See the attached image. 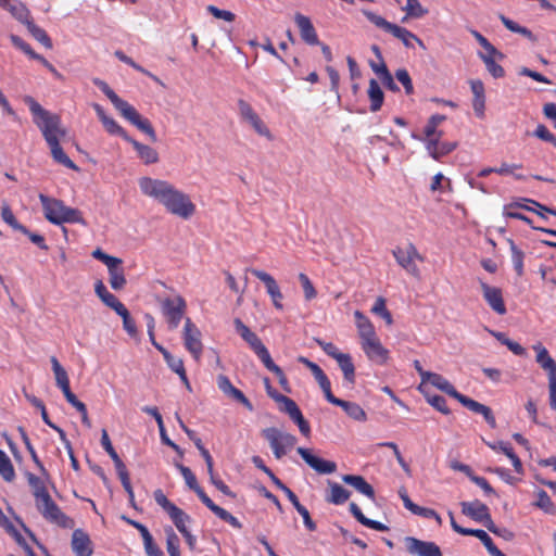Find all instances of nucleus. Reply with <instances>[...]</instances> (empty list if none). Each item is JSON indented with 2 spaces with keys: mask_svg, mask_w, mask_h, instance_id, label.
<instances>
[{
  "mask_svg": "<svg viewBox=\"0 0 556 556\" xmlns=\"http://www.w3.org/2000/svg\"><path fill=\"white\" fill-rule=\"evenodd\" d=\"M102 124L109 134L117 135L122 137L125 141L129 140L130 136H128L125 129L121 127L112 117H108Z\"/></svg>",
  "mask_w": 556,
  "mask_h": 556,
  "instance_id": "53",
  "label": "nucleus"
},
{
  "mask_svg": "<svg viewBox=\"0 0 556 556\" xmlns=\"http://www.w3.org/2000/svg\"><path fill=\"white\" fill-rule=\"evenodd\" d=\"M168 515L181 534L189 531L187 529L186 522L190 521V517L182 509L177 507Z\"/></svg>",
  "mask_w": 556,
  "mask_h": 556,
  "instance_id": "47",
  "label": "nucleus"
},
{
  "mask_svg": "<svg viewBox=\"0 0 556 556\" xmlns=\"http://www.w3.org/2000/svg\"><path fill=\"white\" fill-rule=\"evenodd\" d=\"M217 387L226 396L239 402L248 410L252 412L254 409L250 400L239 389L232 386L227 376L219 375L217 377Z\"/></svg>",
  "mask_w": 556,
  "mask_h": 556,
  "instance_id": "16",
  "label": "nucleus"
},
{
  "mask_svg": "<svg viewBox=\"0 0 556 556\" xmlns=\"http://www.w3.org/2000/svg\"><path fill=\"white\" fill-rule=\"evenodd\" d=\"M296 452L301 455L303 460L320 475H330L337 470V464L331 460H326L312 454L311 450L305 447H298Z\"/></svg>",
  "mask_w": 556,
  "mask_h": 556,
  "instance_id": "14",
  "label": "nucleus"
},
{
  "mask_svg": "<svg viewBox=\"0 0 556 556\" xmlns=\"http://www.w3.org/2000/svg\"><path fill=\"white\" fill-rule=\"evenodd\" d=\"M395 78L403 85L406 94H412L414 92L412 78L405 68L396 70Z\"/></svg>",
  "mask_w": 556,
  "mask_h": 556,
  "instance_id": "59",
  "label": "nucleus"
},
{
  "mask_svg": "<svg viewBox=\"0 0 556 556\" xmlns=\"http://www.w3.org/2000/svg\"><path fill=\"white\" fill-rule=\"evenodd\" d=\"M63 137H58L52 140L47 141V144L50 148L51 156L52 159L65 166L66 168L73 169V170H79V167L67 156V154L64 152L63 148L60 144V140Z\"/></svg>",
  "mask_w": 556,
  "mask_h": 556,
  "instance_id": "21",
  "label": "nucleus"
},
{
  "mask_svg": "<svg viewBox=\"0 0 556 556\" xmlns=\"http://www.w3.org/2000/svg\"><path fill=\"white\" fill-rule=\"evenodd\" d=\"M238 109L240 116L242 119L252 126L255 124L261 117L257 115V113L252 109L250 103H248L245 100L240 99L238 101Z\"/></svg>",
  "mask_w": 556,
  "mask_h": 556,
  "instance_id": "42",
  "label": "nucleus"
},
{
  "mask_svg": "<svg viewBox=\"0 0 556 556\" xmlns=\"http://www.w3.org/2000/svg\"><path fill=\"white\" fill-rule=\"evenodd\" d=\"M25 104L33 115V122L41 131L46 142L58 137H65L67 131L62 126L60 115L46 110L33 97H24Z\"/></svg>",
  "mask_w": 556,
  "mask_h": 556,
  "instance_id": "4",
  "label": "nucleus"
},
{
  "mask_svg": "<svg viewBox=\"0 0 556 556\" xmlns=\"http://www.w3.org/2000/svg\"><path fill=\"white\" fill-rule=\"evenodd\" d=\"M368 98L370 100V111H379L384 100V93L378 81L374 78L369 80Z\"/></svg>",
  "mask_w": 556,
  "mask_h": 556,
  "instance_id": "31",
  "label": "nucleus"
},
{
  "mask_svg": "<svg viewBox=\"0 0 556 556\" xmlns=\"http://www.w3.org/2000/svg\"><path fill=\"white\" fill-rule=\"evenodd\" d=\"M94 292L99 296V299L113 311H116L124 305L122 302L118 301V299L114 294L108 291L102 280H98L94 283Z\"/></svg>",
  "mask_w": 556,
  "mask_h": 556,
  "instance_id": "29",
  "label": "nucleus"
},
{
  "mask_svg": "<svg viewBox=\"0 0 556 556\" xmlns=\"http://www.w3.org/2000/svg\"><path fill=\"white\" fill-rule=\"evenodd\" d=\"M275 433H276L275 427H269V428L262 430V435L265 440L268 441V443L274 452L275 457L277 459H280L287 454L288 450H286L285 447H282L278 444L276 437H274Z\"/></svg>",
  "mask_w": 556,
  "mask_h": 556,
  "instance_id": "34",
  "label": "nucleus"
},
{
  "mask_svg": "<svg viewBox=\"0 0 556 556\" xmlns=\"http://www.w3.org/2000/svg\"><path fill=\"white\" fill-rule=\"evenodd\" d=\"M406 551L417 556H443L440 547L433 542L421 541L414 536L404 538Z\"/></svg>",
  "mask_w": 556,
  "mask_h": 556,
  "instance_id": "13",
  "label": "nucleus"
},
{
  "mask_svg": "<svg viewBox=\"0 0 556 556\" xmlns=\"http://www.w3.org/2000/svg\"><path fill=\"white\" fill-rule=\"evenodd\" d=\"M248 270L265 285L268 295L280 290L275 278L268 273L256 268H250Z\"/></svg>",
  "mask_w": 556,
  "mask_h": 556,
  "instance_id": "35",
  "label": "nucleus"
},
{
  "mask_svg": "<svg viewBox=\"0 0 556 556\" xmlns=\"http://www.w3.org/2000/svg\"><path fill=\"white\" fill-rule=\"evenodd\" d=\"M92 256L96 260H99L102 263H104L106 265V267H112L114 264H123V261L121 258L111 256V255L104 253L101 249H96L92 252Z\"/></svg>",
  "mask_w": 556,
  "mask_h": 556,
  "instance_id": "63",
  "label": "nucleus"
},
{
  "mask_svg": "<svg viewBox=\"0 0 556 556\" xmlns=\"http://www.w3.org/2000/svg\"><path fill=\"white\" fill-rule=\"evenodd\" d=\"M535 495L536 501L533 503L535 507L540 508L545 514L552 516L556 515V506L544 490H539Z\"/></svg>",
  "mask_w": 556,
  "mask_h": 556,
  "instance_id": "36",
  "label": "nucleus"
},
{
  "mask_svg": "<svg viewBox=\"0 0 556 556\" xmlns=\"http://www.w3.org/2000/svg\"><path fill=\"white\" fill-rule=\"evenodd\" d=\"M511 252V262L516 274L521 277L523 275V258L525 253L521 251L511 239H507Z\"/></svg>",
  "mask_w": 556,
  "mask_h": 556,
  "instance_id": "39",
  "label": "nucleus"
},
{
  "mask_svg": "<svg viewBox=\"0 0 556 556\" xmlns=\"http://www.w3.org/2000/svg\"><path fill=\"white\" fill-rule=\"evenodd\" d=\"M471 92L473 94L472 99V108L475 111V114L478 117L484 116V110H485V90L484 85L480 79H471L469 81Z\"/></svg>",
  "mask_w": 556,
  "mask_h": 556,
  "instance_id": "20",
  "label": "nucleus"
},
{
  "mask_svg": "<svg viewBox=\"0 0 556 556\" xmlns=\"http://www.w3.org/2000/svg\"><path fill=\"white\" fill-rule=\"evenodd\" d=\"M26 478H27L29 485L33 489V495L36 498V503L38 501H41L42 498H45L46 495H49L43 482L41 481V479L39 477H37L36 475H34L31 472H26Z\"/></svg>",
  "mask_w": 556,
  "mask_h": 556,
  "instance_id": "37",
  "label": "nucleus"
},
{
  "mask_svg": "<svg viewBox=\"0 0 556 556\" xmlns=\"http://www.w3.org/2000/svg\"><path fill=\"white\" fill-rule=\"evenodd\" d=\"M167 366L176 374H184V362L181 358L173 356L165 348H160Z\"/></svg>",
  "mask_w": 556,
  "mask_h": 556,
  "instance_id": "49",
  "label": "nucleus"
},
{
  "mask_svg": "<svg viewBox=\"0 0 556 556\" xmlns=\"http://www.w3.org/2000/svg\"><path fill=\"white\" fill-rule=\"evenodd\" d=\"M340 369L343 372L344 379L350 384H354L355 382V366L352 362V357L350 354L342 353L341 355H338V358L336 359Z\"/></svg>",
  "mask_w": 556,
  "mask_h": 556,
  "instance_id": "32",
  "label": "nucleus"
},
{
  "mask_svg": "<svg viewBox=\"0 0 556 556\" xmlns=\"http://www.w3.org/2000/svg\"><path fill=\"white\" fill-rule=\"evenodd\" d=\"M153 495L157 505H160L167 514H170L177 508V506L166 497L162 490H155Z\"/></svg>",
  "mask_w": 556,
  "mask_h": 556,
  "instance_id": "61",
  "label": "nucleus"
},
{
  "mask_svg": "<svg viewBox=\"0 0 556 556\" xmlns=\"http://www.w3.org/2000/svg\"><path fill=\"white\" fill-rule=\"evenodd\" d=\"M45 217L54 225L64 223H77L86 225V220L79 210L66 206L63 201L50 198L42 193L39 194Z\"/></svg>",
  "mask_w": 556,
  "mask_h": 556,
  "instance_id": "5",
  "label": "nucleus"
},
{
  "mask_svg": "<svg viewBox=\"0 0 556 556\" xmlns=\"http://www.w3.org/2000/svg\"><path fill=\"white\" fill-rule=\"evenodd\" d=\"M92 83L98 88H100L101 91L110 99L114 108L122 114L124 118L136 126L139 130L144 132L152 142L157 141L155 130L149 119L143 118L132 105L121 99L104 80L100 78H93Z\"/></svg>",
  "mask_w": 556,
  "mask_h": 556,
  "instance_id": "3",
  "label": "nucleus"
},
{
  "mask_svg": "<svg viewBox=\"0 0 556 556\" xmlns=\"http://www.w3.org/2000/svg\"><path fill=\"white\" fill-rule=\"evenodd\" d=\"M0 7L8 10L14 18L25 26L33 21L28 9L20 1L9 2V0H1Z\"/></svg>",
  "mask_w": 556,
  "mask_h": 556,
  "instance_id": "23",
  "label": "nucleus"
},
{
  "mask_svg": "<svg viewBox=\"0 0 556 556\" xmlns=\"http://www.w3.org/2000/svg\"><path fill=\"white\" fill-rule=\"evenodd\" d=\"M371 312L378 316H380L381 318L384 319L386 324L387 325H392L393 324V318H392V315L391 313L388 311L387 306H386V300L382 298V296H379L372 308H371Z\"/></svg>",
  "mask_w": 556,
  "mask_h": 556,
  "instance_id": "50",
  "label": "nucleus"
},
{
  "mask_svg": "<svg viewBox=\"0 0 556 556\" xmlns=\"http://www.w3.org/2000/svg\"><path fill=\"white\" fill-rule=\"evenodd\" d=\"M328 488L329 492L326 495V501L329 504L342 505L351 496V492L337 482L328 480Z\"/></svg>",
  "mask_w": 556,
  "mask_h": 556,
  "instance_id": "25",
  "label": "nucleus"
},
{
  "mask_svg": "<svg viewBox=\"0 0 556 556\" xmlns=\"http://www.w3.org/2000/svg\"><path fill=\"white\" fill-rule=\"evenodd\" d=\"M354 317L362 342L377 337L371 321L362 312L355 311Z\"/></svg>",
  "mask_w": 556,
  "mask_h": 556,
  "instance_id": "28",
  "label": "nucleus"
},
{
  "mask_svg": "<svg viewBox=\"0 0 556 556\" xmlns=\"http://www.w3.org/2000/svg\"><path fill=\"white\" fill-rule=\"evenodd\" d=\"M139 187L143 194L161 203L173 215L189 219L195 213V205L189 195L168 181L142 177Z\"/></svg>",
  "mask_w": 556,
  "mask_h": 556,
  "instance_id": "1",
  "label": "nucleus"
},
{
  "mask_svg": "<svg viewBox=\"0 0 556 556\" xmlns=\"http://www.w3.org/2000/svg\"><path fill=\"white\" fill-rule=\"evenodd\" d=\"M460 506H462V513L465 516H468L478 522L482 521L483 516L485 514H489L488 506L478 500H476L473 502H462Z\"/></svg>",
  "mask_w": 556,
  "mask_h": 556,
  "instance_id": "26",
  "label": "nucleus"
},
{
  "mask_svg": "<svg viewBox=\"0 0 556 556\" xmlns=\"http://www.w3.org/2000/svg\"><path fill=\"white\" fill-rule=\"evenodd\" d=\"M201 338L202 333L200 329L195 326V324L192 323L189 317H186L182 331L184 345L195 361L200 359L203 352Z\"/></svg>",
  "mask_w": 556,
  "mask_h": 556,
  "instance_id": "12",
  "label": "nucleus"
},
{
  "mask_svg": "<svg viewBox=\"0 0 556 556\" xmlns=\"http://www.w3.org/2000/svg\"><path fill=\"white\" fill-rule=\"evenodd\" d=\"M175 466L178 468L180 473L182 475L186 484L192 490L197 491L201 486L198 484L197 478L194 473L191 471L189 467L184 466L182 464L176 463Z\"/></svg>",
  "mask_w": 556,
  "mask_h": 556,
  "instance_id": "51",
  "label": "nucleus"
},
{
  "mask_svg": "<svg viewBox=\"0 0 556 556\" xmlns=\"http://www.w3.org/2000/svg\"><path fill=\"white\" fill-rule=\"evenodd\" d=\"M110 279L109 282L112 289L118 291L122 290L126 285V278L122 264H114L112 267H108Z\"/></svg>",
  "mask_w": 556,
  "mask_h": 556,
  "instance_id": "33",
  "label": "nucleus"
},
{
  "mask_svg": "<svg viewBox=\"0 0 556 556\" xmlns=\"http://www.w3.org/2000/svg\"><path fill=\"white\" fill-rule=\"evenodd\" d=\"M252 463L254 464V466L256 468H258L263 472H265L277 488L282 485L283 482L273 472V470L270 468H268L264 464L263 459L260 456H256V455L253 456Z\"/></svg>",
  "mask_w": 556,
  "mask_h": 556,
  "instance_id": "55",
  "label": "nucleus"
},
{
  "mask_svg": "<svg viewBox=\"0 0 556 556\" xmlns=\"http://www.w3.org/2000/svg\"><path fill=\"white\" fill-rule=\"evenodd\" d=\"M480 58L485 64V67L488 72L494 77V78H502L505 75L504 68L496 63L497 58H493L492 55H484L483 53H480Z\"/></svg>",
  "mask_w": 556,
  "mask_h": 556,
  "instance_id": "46",
  "label": "nucleus"
},
{
  "mask_svg": "<svg viewBox=\"0 0 556 556\" xmlns=\"http://www.w3.org/2000/svg\"><path fill=\"white\" fill-rule=\"evenodd\" d=\"M480 288L483 298L490 307L498 315L506 314V306L504 303L502 290L497 287L490 286L482 280H480Z\"/></svg>",
  "mask_w": 556,
  "mask_h": 556,
  "instance_id": "15",
  "label": "nucleus"
},
{
  "mask_svg": "<svg viewBox=\"0 0 556 556\" xmlns=\"http://www.w3.org/2000/svg\"><path fill=\"white\" fill-rule=\"evenodd\" d=\"M363 13L369 22L401 40L406 48L414 47L413 42L415 40V34H413L410 30L396 24L390 23L382 16L377 15L371 11L364 10Z\"/></svg>",
  "mask_w": 556,
  "mask_h": 556,
  "instance_id": "8",
  "label": "nucleus"
},
{
  "mask_svg": "<svg viewBox=\"0 0 556 556\" xmlns=\"http://www.w3.org/2000/svg\"><path fill=\"white\" fill-rule=\"evenodd\" d=\"M403 10L406 12V16L402 18L403 23H405L408 17L419 18L428 13V10L422 8L419 0H406V5Z\"/></svg>",
  "mask_w": 556,
  "mask_h": 556,
  "instance_id": "38",
  "label": "nucleus"
},
{
  "mask_svg": "<svg viewBox=\"0 0 556 556\" xmlns=\"http://www.w3.org/2000/svg\"><path fill=\"white\" fill-rule=\"evenodd\" d=\"M144 544V549L148 556H164L161 548L154 543L152 535H148L142 539Z\"/></svg>",
  "mask_w": 556,
  "mask_h": 556,
  "instance_id": "64",
  "label": "nucleus"
},
{
  "mask_svg": "<svg viewBox=\"0 0 556 556\" xmlns=\"http://www.w3.org/2000/svg\"><path fill=\"white\" fill-rule=\"evenodd\" d=\"M167 539H166V547L169 556H180L179 551V538L177 534L173 531L172 528H169L167 531Z\"/></svg>",
  "mask_w": 556,
  "mask_h": 556,
  "instance_id": "54",
  "label": "nucleus"
},
{
  "mask_svg": "<svg viewBox=\"0 0 556 556\" xmlns=\"http://www.w3.org/2000/svg\"><path fill=\"white\" fill-rule=\"evenodd\" d=\"M36 507L46 520L61 528L72 529L75 525L74 520L66 516L54 503L50 494L46 495L41 501H38Z\"/></svg>",
  "mask_w": 556,
  "mask_h": 556,
  "instance_id": "9",
  "label": "nucleus"
},
{
  "mask_svg": "<svg viewBox=\"0 0 556 556\" xmlns=\"http://www.w3.org/2000/svg\"><path fill=\"white\" fill-rule=\"evenodd\" d=\"M532 348L536 352V363L547 372L548 379L556 378V362L549 356L548 351L540 342Z\"/></svg>",
  "mask_w": 556,
  "mask_h": 556,
  "instance_id": "22",
  "label": "nucleus"
},
{
  "mask_svg": "<svg viewBox=\"0 0 556 556\" xmlns=\"http://www.w3.org/2000/svg\"><path fill=\"white\" fill-rule=\"evenodd\" d=\"M427 382L454 397L469 410L482 415L486 424L492 429L496 428V419L489 406L459 393L443 376L431 371L429 374H424V382L420 384L419 389H421L422 386Z\"/></svg>",
  "mask_w": 556,
  "mask_h": 556,
  "instance_id": "2",
  "label": "nucleus"
},
{
  "mask_svg": "<svg viewBox=\"0 0 556 556\" xmlns=\"http://www.w3.org/2000/svg\"><path fill=\"white\" fill-rule=\"evenodd\" d=\"M0 476L7 482L15 479V470L9 456L0 450Z\"/></svg>",
  "mask_w": 556,
  "mask_h": 556,
  "instance_id": "40",
  "label": "nucleus"
},
{
  "mask_svg": "<svg viewBox=\"0 0 556 556\" xmlns=\"http://www.w3.org/2000/svg\"><path fill=\"white\" fill-rule=\"evenodd\" d=\"M274 437H276L278 444L280 446L285 447L286 450L292 448L296 443L295 435L288 433V432H282L281 430L277 429V428H276V433Z\"/></svg>",
  "mask_w": 556,
  "mask_h": 556,
  "instance_id": "56",
  "label": "nucleus"
},
{
  "mask_svg": "<svg viewBox=\"0 0 556 556\" xmlns=\"http://www.w3.org/2000/svg\"><path fill=\"white\" fill-rule=\"evenodd\" d=\"M397 264L403 267L409 275L415 278H420V269L416 265L415 261H424V257L419 254L416 247L413 243H408L405 248L396 247L392 251Z\"/></svg>",
  "mask_w": 556,
  "mask_h": 556,
  "instance_id": "11",
  "label": "nucleus"
},
{
  "mask_svg": "<svg viewBox=\"0 0 556 556\" xmlns=\"http://www.w3.org/2000/svg\"><path fill=\"white\" fill-rule=\"evenodd\" d=\"M26 27H27L28 31L30 33V35L37 41H39L43 47H46L47 49L52 48V41L42 28L38 27L33 21L30 23H28L26 25Z\"/></svg>",
  "mask_w": 556,
  "mask_h": 556,
  "instance_id": "43",
  "label": "nucleus"
},
{
  "mask_svg": "<svg viewBox=\"0 0 556 556\" xmlns=\"http://www.w3.org/2000/svg\"><path fill=\"white\" fill-rule=\"evenodd\" d=\"M263 382L268 396L273 399L276 403L280 404V410L286 413L290 417V419L298 425L301 433L304 437H308L311 433L309 425L303 417L302 412L300 410L296 403L292 399L283 394H280L276 389H274L269 378L265 377L263 379Z\"/></svg>",
  "mask_w": 556,
  "mask_h": 556,
  "instance_id": "6",
  "label": "nucleus"
},
{
  "mask_svg": "<svg viewBox=\"0 0 556 556\" xmlns=\"http://www.w3.org/2000/svg\"><path fill=\"white\" fill-rule=\"evenodd\" d=\"M127 142L134 147L138 153V156L144 162V164H154L159 162V153L152 147L140 143L131 137Z\"/></svg>",
  "mask_w": 556,
  "mask_h": 556,
  "instance_id": "27",
  "label": "nucleus"
},
{
  "mask_svg": "<svg viewBox=\"0 0 556 556\" xmlns=\"http://www.w3.org/2000/svg\"><path fill=\"white\" fill-rule=\"evenodd\" d=\"M457 143L456 142H439L438 147L434 149V151L430 154L431 157L434 160H440L442 156L447 155L451 153L454 149H456Z\"/></svg>",
  "mask_w": 556,
  "mask_h": 556,
  "instance_id": "60",
  "label": "nucleus"
},
{
  "mask_svg": "<svg viewBox=\"0 0 556 556\" xmlns=\"http://www.w3.org/2000/svg\"><path fill=\"white\" fill-rule=\"evenodd\" d=\"M427 401L430 405H432L435 409L441 412L444 415H448L451 413L450 408L446 405V400L441 395H427Z\"/></svg>",
  "mask_w": 556,
  "mask_h": 556,
  "instance_id": "62",
  "label": "nucleus"
},
{
  "mask_svg": "<svg viewBox=\"0 0 556 556\" xmlns=\"http://www.w3.org/2000/svg\"><path fill=\"white\" fill-rule=\"evenodd\" d=\"M362 348L367 357L377 364H384L389 357V351L383 348L377 337L362 342Z\"/></svg>",
  "mask_w": 556,
  "mask_h": 556,
  "instance_id": "17",
  "label": "nucleus"
},
{
  "mask_svg": "<svg viewBox=\"0 0 556 556\" xmlns=\"http://www.w3.org/2000/svg\"><path fill=\"white\" fill-rule=\"evenodd\" d=\"M72 549L76 556H91L92 542L89 535L81 529H76L72 534Z\"/></svg>",
  "mask_w": 556,
  "mask_h": 556,
  "instance_id": "18",
  "label": "nucleus"
},
{
  "mask_svg": "<svg viewBox=\"0 0 556 556\" xmlns=\"http://www.w3.org/2000/svg\"><path fill=\"white\" fill-rule=\"evenodd\" d=\"M294 21L300 29L301 38L306 43L312 46L319 45L316 30L307 16L301 13H296L294 16Z\"/></svg>",
  "mask_w": 556,
  "mask_h": 556,
  "instance_id": "19",
  "label": "nucleus"
},
{
  "mask_svg": "<svg viewBox=\"0 0 556 556\" xmlns=\"http://www.w3.org/2000/svg\"><path fill=\"white\" fill-rule=\"evenodd\" d=\"M161 311L166 318L168 329H176L185 317L187 303L180 295L159 300Z\"/></svg>",
  "mask_w": 556,
  "mask_h": 556,
  "instance_id": "7",
  "label": "nucleus"
},
{
  "mask_svg": "<svg viewBox=\"0 0 556 556\" xmlns=\"http://www.w3.org/2000/svg\"><path fill=\"white\" fill-rule=\"evenodd\" d=\"M233 326L237 333L249 344L263 364L271 358L262 340L240 318H235Z\"/></svg>",
  "mask_w": 556,
  "mask_h": 556,
  "instance_id": "10",
  "label": "nucleus"
},
{
  "mask_svg": "<svg viewBox=\"0 0 556 556\" xmlns=\"http://www.w3.org/2000/svg\"><path fill=\"white\" fill-rule=\"evenodd\" d=\"M263 365L265 366L266 369H268L270 372L276 375V377L278 378L279 384L281 386V388L285 391H287V392L291 391L290 387H289L288 379H287L285 372L282 371V369L278 365H276L274 363L273 358H269V361H267Z\"/></svg>",
  "mask_w": 556,
  "mask_h": 556,
  "instance_id": "48",
  "label": "nucleus"
},
{
  "mask_svg": "<svg viewBox=\"0 0 556 556\" xmlns=\"http://www.w3.org/2000/svg\"><path fill=\"white\" fill-rule=\"evenodd\" d=\"M463 532L464 535H472L478 538L492 556H505V554L495 546L491 536L484 530L470 529L469 531Z\"/></svg>",
  "mask_w": 556,
  "mask_h": 556,
  "instance_id": "30",
  "label": "nucleus"
},
{
  "mask_svg": "<svg viewBox=\"0 0 556 556\" xmlns=\"http://www.w3.org/2000/svg\"><path fill=\"white\" fill-rule=\"evenodd\" d=\"M445 119H446L445 115H440V114L432 115L428 119L427 125L425 126L424 135L425 136L437 135V132L440 131V130H437L438 125L441 124L442 122H444Z\"/></svg>",
  "mask_w": 556,
  "mask_h": 556,
  "instance_id": "58",
  "label": "nucleus"
},
{
  "mask_svg": "<svg viewBox=\"0 0 556 556\" xmlns=\"http://www.w3.org/2000/svg\"><path fill=\"white\" fill-rule=\"evenodd\" d=\"M504 214H505V216H507L509 218H515V219H519V220H522V222L527 223L534 230H538V231L551 235L553 237H556V230L551 229V228H545V227L533 226L532 225V220L528 216H526V215H523L521 213L513 212L510 210H504Z\"/></svg>",
  "mask_w": 556,
  "mask_h": 556,
  "instance_id": "45",
  "label": "nucleus"
},
{
  "mask_svg": "<svg viewBox=\"0 0 556 556\" xmlns=\"http://www.w3.org/2000/svg\"><path fill=\"white\" fill-rule=\"evenodd\" d=\"M115 313L119 315L123 319V327L126 330V332L130 337H135L137 334V327L134 318L130 316L128 309L125 307V305L121 306V308L116 309Z\"/></svg>",
  "mask_w": 556,
  "mask_h": 556,
  "instance_id": "44",
  "label": "nucleus"
},
{
  "mask_svg": "<svg viewBox=\"0 0 556 556\" xmlns=\"http://www.w3.org/2000/svg\"><path fill=\"white\" fill-rule=\"evenodd\" d=\"M1 218L4 223H7L14 230L20 231V232H27V228L17 222L10 205L7 203H3L1 206Z\"/></svg>",
  "mask_w": 556,
  "mask_h": 556,
  "instance_id": "41",
  "label": "nucleus"
},
{
  "mask_svg": "<svg viewBox=\"0 0 556 556\" xmlns=\"http://www.w3.org/2000/svg\"><path fill=\"white\" fill-rule=\"evenodd\" d=\"M298 362L305 365L312 371V375L315 377L318 383L328 378L324 370L316 363L309 361L308 358L300 356Z\"/></svg>",
  "mask_w": 556,
  "mask_h": 556,
  "instance_id": "52",
  "label": "nucleus"
},
{
  "mask_svg": "<svg viewBox=\"0 0 556 556\" xmlns=\"http://www.w3.org/2000/svg\"><path fill=\"white\" fill-rule=\"evenodd\" d=\"M341 479L344 483L351 485L361 494L367 496L370 500H375V490L363 476L343 475Z\"/></svg>",
  "mask_w": 556,
  "mask_h": 556,
  "instance_id": "24",
  "label": "nucleus"
},
{
  "mask_svg": "<svg viewBox=\"0 0 556 556\" xmlns=\"http://www.w3.org/2000/svg\"><path fill=\"white\" fill-rule=\"evenodd\" d=\"M299 280L303 288L305 300L311 301V300L315 299L317 295V292H316L312 281L309 280V278L305 274L301 273V274H299Z\"/></svg>",
  "mask_w": 556,
  "mask_h": 556,
  "instance_id": "57",
  "label": "nucleus"
}]
</instances>
